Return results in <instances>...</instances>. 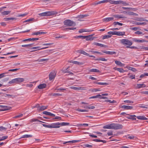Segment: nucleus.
I'll list each match as a JSON object with an SVG mask.
<instances>
[{
    "mask_svg": "<svg viewBox=\"0 0 148 148\" xmlns=\"http://www.w3.org/2000/svg\"><path fill=\"white\" fill-rule=\"evenodd\" d=\"M64 25L68 26H74L76 25V23L72 21L69 19L65 20L64 21Z\"/></svg>",
    "mask_w": 148,
    "mask_h": 148,
    "instance_id": "f257e3e1",
    "label": "nucleus"
},
{
    "mask_svg": "<svg viewBox=\"0 0 148 148\" xmlns=\"http://www.w3.org/2000/svg\"><path fill=\"white\" fill-rule=\"evenodd\" d=\"M11 108V107L8 106H4V107L1 109L2 111H4L10 110Z\"/></svg>",
    "mask_w": 148,
    "mask_h": 148,
    "instance_id": "7c9ffc66",
    "label": "nucleus"
},
{
    "mask_svg": "<svg viewBox=\"0 0 148 148\" xmlns=\"http://www.w3.org/2000/svg\"><path fill=\"white\" fill-rule=\"evenodd\" d=\"M79 53L80 54H83L86 56H89V54L83 50H80L78 51Z\"/></svg>",
    "mask_w": 148,
    "mask_h": 148,
    "instance_id": "393cba45",
    "label": "nucleus"
},
{
    "mask_svg": "<svg viewBox=\"0 0 148 148\" xmlns=\"http://www.w3.org/2000/svg\"><path fill=\"white\" fill-rule=\"evenodd\" d=\"M23 115L22 114H21L20 115L16 116H15V117H14L13 118H19L20 117H22L23 116Z\"/></svg>",
    "mask_w": 148,
    "mask_h": 148,
    "instance_id": "864d4df0",
    "label": "nucleus"
},
{
    "mask_svg": "<svg viewBox=\"0 0 148 148\" xmlns=\"http://www.w3.org/2000/svg\"><path fill=\"white\" fill-rule=\"evenodd\" d=\"M89 71L90 72H96V73H99L100 72V71L97 69H91Z\"/></svg>",
    "mask_w": 148,
    "mask_h": 148,
    "instance_id": "72a5a7b5",
    "label": "nucleus"
},
{
    "mask_svg": "<svg viewBox=\"0 0 148 148\" xmlns=\"http://www.w3.org/2000/svg\"><path fill=\"white\" fill-rule=\"evenodd\" d=\"M8 73H2L1 74H0V78L4 77L6 76V75H5L6 74H8Z\"/></svg>",
    "mask_w": 148,
    "mask_h": 148,
    "instance_id": "de8ad7c7",
    "label": "nucleus"
},
{
    "mask_svg": "<svg viewBox=\"0 0 148 148\" xmlns=\"http://www.w3.org/2000/svg\"><path fill=\"white\" fill-rule=\"evenodd\" d=\"M135 117H136V116L135 115H133L127 116V118L129 119L135 120H136V118H135Z\"/></svg>",
    "mask_w": 148,
    "mask_h": 148,
    "instance_id": "b1692460",
    "label": "nucleus"
},
{
    "mask_svg": "<svg viewBox=\"0 0 148 148\" xmlns=\"http://www.w3.org/2000/svg\"><path fill=\"white\" fill-rule=\"evenodd\" d=\"M49 58L38 59L35 61H38L39 62H47L49 60Z\"/></svg>",
    "mask_w": 148,
    "mask_h": 148,
    "instance_id": "dca6fc26",
    "label": "nucleus"
},
{
    "mask_svg": "<svg viewBox=\"0 0 148 148\" xmlns=\"http://www.w3.org/2000/svg\"><path fill=\"white\" fill-rule=\"evenodd\" d=\"M34 20V18H31L30 19H27L24 22H29L30 21H32Z\"/></svg>",
    "mask_w": 148,
    "mask_h": 148,
    "instance_id": "13d9d810",
    "label": "nucleus"
},
{
    "mask_svg": "<svg viewBox=\"0 0 148 148\" xmlns=\"http://www.w3.org/2000/svg\"><path fill=\"white\" fill-rule=\"evenodd\" d=\"M114 69L115 70H117L120 73H123L125 71L123 69L121 68H114Z\"/></svg>",
    "mask_w": 148,
    "mask_h": 148,
    "instance_id": "cd10ccee",
    "label": "nucleus"
},
{
    "mask_svg": "<svg viewBox=\"0 0 148 148\" xmlns=\"http://www.w3.org/2000/svg\"><path fill=\"white\" fill-rule=\"evenodd\" d=\"M129 69L131 70L133 72H135L136 71L135 68H132L131 67H129Z\"/></svg>",
    "mask_w": 148,
    "mask_h": 148,
    "instance_id": "3c124183",
    "label": "nucleus"
},
{
    "mask_svg": "<svg viewBox=\"0 0 148 148\" xmlns=\"http://www.w3.org/2000/svg\"><path fill=\"white\" fill-rule=\"evenodd\" d=\"M125 103H133V102L132 101L126 100L124 101Z\"/></svg>",
    "mask_w": 148,
    "mask_h": 148,
    "instance_id": "4d7b16f0",
    "label": "nucleus"
},
{
    "mask_svg": "<svg viewBox=\"0 0 148 148\" xmlns=\"http://www.w3.org/2000/svg\"><path fill=\"white\" fill-rule=\"evenodd\" d=\"M136 20L139 21H144V18L142 17L137 18Z\"/></svg>",
    "mask_w": 148,
    "mask_h": 148,
    "instance_id": "8fccbe9b",
    "label": "nucleus"
},
{
    "mask_svg": "<svg viewBox=\"0 0 148 148\" xmlns=\"http://www.w3.org/2000/svg\"><path fill=\"white\" fill-rule=\"evenodd\" d=\"M50 16L56 15L58 14V12L56 11H49Z\"/></svg>",
    "mask_w": 148,
    "mask_h": 148,
    "instance_id": "473e14b6",
    "label": "nucleus"
},
{
    "mask_svg": "<svg viewBox=\"0 0 148 148\" xmlns=\"http://www.w3.org/2000/svg\"><path fill=\"white\" fill-rule=\"evenodd\" d=\"M108 34L109 35H115L116 31L114 32H108Z\"/></svg>",
    "mask_w": 148,
    "mask_h": 148,
    "instance_id": "09e8293b",
    "label": "nucleus"
},
{
    "mask_svg": "<svg viewBox=\"0 0 148 148\" xmlns=\"http://www.w3.org/2000/svg\"><path fill=\"white\" fill-rule=\"evenodd\" d=\"M103 128L104 129H113V123L110 124V125H108L105 126H103Z\"/></svg>",
    "mask_w": 148,
    "mask_h": 148,
    "instance_id": "1a4fd4ad",
    "label": "nucleus"
},
{
    "mask_svg": "<svg viewBox=\"0 0 148 148\" xmlns=\"http://www.w3.org/2000/svg\"><path fill=\"white\" fill-rule=\"evenodd\" d=\"M38 15L39 16H46L45 12H43L42 13L39 14H38Z\"/></svg>",
    "mask_w": 148,
    "mask_h": 148,
    "instance_id": "338daca9",
    "label": "nucleus"
},
{
    "mask_svg": "<svg viewBox=\"0 0 148 148\" xmlns=\"http://www.w3.org/2000/svg\"><path fill=\"white\" fill-rule=\"evenodd\" d=\"M125 32H116L115 35L118 36H123L125 35Z\"/></svg>",
    "mask_w": 148,
    "mask_h": 148,
    "instance_id": "5701e85b",
    "label": "nucleus"
},
{
    "mask_svg": "<svg viewBox=\"0 0 148 148\" xmlns=\"http://www.w3.org/2000/svg\"><path fill=\"white\" fill-rule=\"evenodd\" d=\"M70 62L73 64H77L78 65H83L84 64V63L83 62H80L77 61H75L73 60L70 61Z\"/></svg>",
    "mask_w": 148,
    "mask_h": 148,
    "instance_id": "423d86ee",
    "label": "nucleus"
},
{
    "mask_svg": "<svg viewBox=\"0 0 148 148\" xmlns=\"http://www.w3.org/2000/svg\"><path fill=\"white\" fill-rule=\"evenodd\" d=\"M114 17L117 18H126V17L123 15H114Z\"/></svg>",
    "mask_w": 148,
    "mask_h": 148,
    "instance_id": "6ab92c4d",
    "label": "nucleus"
},
{
    "mask_svg": "<svg viewBox=\"0 0 148 148\" xmlns=\"http://www.w3.org/2000/svg\"><path fill=\"white\" fill-rule=\"evenodd\" d=\"M137 118L139 119L142 120H147L148 119L145 117L144 116H136Z\"/></svg>",
    "mask_w": 148,
    "mask_h": 148,
    "instance_id": "4be33fe9",
    "label": "nucleus"
},
{
    "mask_svg": "<svg viewBox=\"0 0 148 148\" xmlns=\"http://www.w3.org/2000/svg\"><path fill=\"white\" fill-rule=\"evenodd\" d=\"M45 32H36L33 33L32 35H38L40 34H44Z\"/></svg>",
    "mask_w": 148,
    "mask_h": 148,
    "instance_id": "bb28decb",
    "label": "nucleus"
},
{
    "mask_svg": "<svg viewBox=\"0 0 148 148\" xmlns=\"http://www.w3.org/2000/svg\"><path fill=\"white\" fill-rule=\"evenodd\" d=\"M93 141H94L96 142H103V143H106V141L105 140H101L100 139H93Z\"/></svg>",
    "mask_w": 148,
    "mask_h": 148,
    "instance_id": "2f4dec72",
    "label": "nucleus"
},
{
    "mask_svg": "<svg viewBox=\"0 0 148 148\" xmlns=\"http://www.w3.org/2000/svg\"><path fill=\"white\" fill-rule=\"evenodd\" d=\"M51 95L52 96H61L62 95L61 94L56 93H52Z\"/></svg>",
    "mask_w": 148,
    "mask_h": 148,
    "instance_id": "a18cd8bd",
    "label": "nucleus"
},
{
    "mask_svg": "<svg viewBox=\"0 0 148 148\" xmlns=\"http://www.w3.org/2000/svg\"><path fill=\"white\" fill-rule=\"evenodd\" d=\"M52 128H58L60 127L59 123H57L52 124Z\"/></svg>",
    "mask_w": 148,
    "mask_h": 148,
    "instance_id": "6e6552de",
    "label": "nucleus"
},
{
    "mask_svg": "<svg viewBox=\"0 0 148 148\" xmlns=\"http://www.w3.org/2000/svg\"><path fill=\"white\" fill-rule=\"evenodd\" d=\"M10 13V11H5L1 12V14L4 15H7Z\"/></svg>",
    "mask_w": 148,
    "mask_h": 148,
    "instance_id": "c9c22d12",
    "label": "nucleus"
},
{
    "mask_svg": "<svg viewBox=\"0 0 148 148\" xmlns=\"http://www.w3.org/2000/svg\"><path fill=\"white\" fill-rule=\"evenodd\" d=\"M126 14L130 15L137 16L138 14L134 12H131L125 11Z\"/></svg>",
    "mask_w": 148,
    "mask_h": 148,
    "instance_id": "4468645a",
    "label": "nucleus"
},
{
    "mask_svg": "<svg viewBox=\"0 0 148 148\" xmlns=\"http://www.w3.org/2000/svg\"><path fill=\"white\" fill-rule=\"evenodd\" d=\"M105 101L107 102H109L111 103H116V101L115 100H113V101H112L111 100L109 99L106 100Z\"/></svg>",
    "mask_w": 148,
    "mask_h": 148,
    "instance_id": "a19ab883",
    "label": "nucleus"
},
{
    "mask_svg": "<svg viewBox=\"0 0 148 148\" xmlns=\"http://www.w3.org/2000/svg\"><path fill=\"white\" fill-rule=\"evenodd\" d=\"M56 75V73L54 71H53L50 73L49 74V77L50 80H51L53 79Z\"/></svg>",
    "mask_w": 148,
    "mask_h": 148,
    "instance_id": "20e7f679",
    "label": "nucleus"
},
{
    "mask_svg": "<svg viewBox=\"0 0 148 148\" xmlns=\"http://www.w3.org/2000/svg\"><path fill=\"white\" fill-rule=\"evenodd\" d=\"M39 39V38H29L28 39H25L23 40H22V41L23 42H25V41H35V40H38Z\"/></svg>",
    "mask_w": 148,
    "mask_h": 148,
    "instance_id": "9b49d317",
    "label": "nucleus"
},
{
    "mask_svg": "<svg viewBox=\"0 0 148 148\" xmlns=\"http://www.w3.org/2000/svg\"><path fill=\"white\" fill-rule=\"evenodd\" d=\"M113 129L118 130L122 129L123 127V126L122 125L119 124L113 123Z\"/></svg>",
    "mask_w": 148,
    "mask_h": 148,
    "instance_id": "7ed1b4c3",
    "label": "nucleus"
},
{
    "mask_svg": "<svg viewBox=\"0 0 148 148\" xmlns=\"http://www.w3.org/2000/svg\"><path fill=\"white\" fill-rule=\"evenodd\" d=\"M101 96V95H100L99 94L98 95L96 96H95L92 97H90L89 98V99H95L97 98H98L99 97H100V98L102 99H107V97H100Z\"/></svg>",
    "mask_w": 148,
    "mask_h": 148,
    "instance_id": "39448f33",
    "label": "nucleus"
},
{
    "mask_svg": "<svg viewBox=\"0 0 148 148\" xmlns=\"http://www.w3.org/2000/svg\"><path fill=\"white\" fill-rule=\"evenodd\" d=\"M93 44L99 46H100L101 47H106V45H103L99 43H97V42H94L93 43Z\"/></svg>",
    "mask_w": 148,
    "mask_h": 148,
    "instance_id": "c85d7f7f",
    "label": "nucleus"
},
{
    "mask_svg": "<svg viewBox=\"0 0 148 148\" xmlns=\"http://www.w3.org/2000/svg\"><path fill=\"white\" fill-rule=\"evenodd\" d=\"M7 129L6 128L4 127L3 126L0 127V131H2L3 130L5 131Z\"/></svg>",
    "mask_w": 148,
    "mask_h": 148,
    "instance_id": "5fc2aeb1",
    "label": "nucleus"
},
{
    "mask_svg": "<svg viewBox=\"0 0 148 148\" xmlns=\"http://www.w3.org/2000/svg\"><path fill=\"white\" fill-rule=\"evenodd\" d=\"M69 67H68L65 70H62V71L63 73H68L71 75H73V73L69 71L68 69Z\"/></svg>",
    "mask_w": 148,
    "mask_h": 148,
    "instance_id": "f3484780",
    "label": "nucleus"
},
{
    "mask_svg": "<svg viewBox=\"0 0 148 148\" xmlns=\"http://www.w3.org/2000/svg\"><path fill=\"white\" fill-rule=\"evenodd\" d=\"M46 84H42L39 85L38 86V88L39 89H42L45 88L46 87Z\"/></svg>",
    "mask_w": 148,
    "mask_h": 148,
    "instance_id": "ddd939ff",
    "label": "nucleus"
},
{
    "mask_svg": "<svg viewBox=\"0 0 148 148\" xmlns=\"http://www.w3.org/2000/svg\"><path fill=\"white\" fill-rule=\"evenodd\" d=\"M33 44H31L28 45H22V47H28L31 46Z\"/></svg>",
    "mask_w": 148,
    "mask_h": 148,
    "instance_id": "6e6d98bb",
    "label": "nucleus"
},
{
    "mask_svg": "<svg viewBox=\"0 0 148 148\" xmlns=\"http://www.w3.org/2000/svg\"><path fill=\"white\" fill-rule=\"evenodd\" d=\"M121 4H123L124 5H129V4L127 3H126L125 2H124L122 1Z\"/></svg>",
    "mask_w": 148,
    "mask_h": 148,
    "instance_id": "e2e57ef3",
    "label": "nucleus"
},
{
    "mask_svg": "<svg viewBox=\"0 0 148 148\" xmlns=\"http://www.w3.org/2000/svg\"><path fill=\"white\" fill-rule=\"evenodd\" d=\"M102 52L103 53L110 55H112L116 54V52L114 51H102Z\"/></svg>",
    "mask_w": 148,
    "mask_h": 148,
    "instance_id": "a211bd4d",
    "label": "nucleus"
},
{
    "mask_svg": "<svg viewBox=\"0 0 148 148\" xmlns=\"http://www.w3.org/2000/svg\"><path fill=\"white\" fill-rule=\"evenodd\" d=\"M16 18L14 17H12V18H4V19L5 20V21H8L10 20H16Z\"/></svg>",
    "mask_w": 148,
    "mask_h": 148,
    "instance_id": "c756f323",
    "label": "nucleus"
},
{
    "mask_svg": "<svg viewBox=\"0 0 148 148\" xmlns=\"http://www.w3.org/2000/svg\"><path fill=\"white\" fill-rule=\"evenodd\" d=\"M122 9L124 10H132L133 9L132 8H127V7H122Z\"/></svg>",
    "mask_w": 148,
    "mask_h": 148,
    "instance_id": "680f3d73",
    "label": "nucleus"
},
{
    "mask_svg": "<svg viewBox=\"0 0 148 148\" xmlns=\"http://www.w3.org/2000/svg\"><path fill=\"white\" fill-rule=\"evenodd\" d=\"M9 83L10 84L16 83V79H12L11 81H10Z\"/></svg>",
    "mask_w": 148,
    "mask_h": 148,
    "instance_id": "37998d69",
    "label": "nucleus"
},
{
    "mask_svg": "<svg viewBox=\"0 0 148 148\" xmlns=\"http://www.w3.org/2000/svg\"><path fill=\"white\" fill-rule=\"evenodd\" d=\"M121 43L125 45H128L131 46L132 44V42L127 39H123L120 40Z\"/></svg>",
    "mask_w": 148,
    "mask_h": 148,
    "instance_id": "f03ea898",
    "label": "nucleus"
},
{
    "mask_svg": "<svg viewBox=\"0 0 148 148\" xmlns=\"http://www.w3.org/2000/svg\"><path fill=\"white\" fill-rule=\"evenodd\" d=\"M60 123V125L61 126L68 125L70 124V123H68L62 122V123Z\"/></svg>",
    "mask_w": 148,
    "mask_h": 148,
    "instance_id": "ea45409f",
    "label": "nucleus"
},
{
    "mask_svg": "<svg viewBox=\"0 0 148 148\" xmlns=\"http://www.w3.org/2000/svg\"><path fill=\"white\" fill-rule=\"evenodd\" d=\"M114 19V18L112 17L106 18L103 19V22H109L110 21H112Z\"/></svg>",
    "mask_w": 148,
    "mask_h": 148,
    "instance_id": "9d476101",
    "label": "nucleus"
},
{
    "mask_svg": "<svg viewBox=\"0 0 148 148\" xmlns=\"http://www.w3.org/2000/svg\"><path fill=\"white\" fill-rule=\"evenodd\" d=\"M139 27H131L130 28V29L132 30L136 31L138 29H139Z\"/></svg>",
    "mask_w": 148,
    "mask_h": 148,
    "instance_id": "bf43d9fd",
    "label": "nucleus"
},
{
    "mask_svg": "<svg viewBox=\"0 0 148 148\" xmlns=\"http://www.w3.org/2000/svg\"><path fill=\"white\" fill-rule=\"evenodd\" d=\"M135 24L137 25H145L146 23L145 22L140 23V22H136L135 23Z\"/></svg>",
    "mask_w": 148,
    "mask_h": 148,
    "instance_id": "79ce46f5",
    "label": "nucleus"
},
{
    "mask_svg": "<svg viewBox=\"0 0 148 148\" xmlns=\"http://www.w3.org/2000/svg\"><path fill=\"white\" fill-rule=\"evenodd\" d=\"M100 4V1H98L97 2H94V3H92V5H98V4Z\"/></svg>",
    "mask_w": 148,
    "mask_h": 148,
    "instance_id": "052dcab7",
    "label": "nucleus"
},
{
    "mask_svg": "<svg viewBox=\"0 0 148 148\" xmlns=\"http://www.w3.org/2000/svg\"><path fill=\"white\" fill-rule=\"evenodd\" d=\"M70 88L73 89L77 90H84V88L82 87H77L72 86L70 87Z\"/></svg>",
    "mask_w": 148,
    "mask_h": 148,
    "instance_id": "0eeeda50",
    "label": "nucleus"
},
{
    "mask_svg": "<svg viewBox=\"0 0 148 148\" xmlns=\"http://www.w3.org/2000/svg\"><path fill=\"white\" fill-rule=\"evenodd\" d=\"M88 52H92L94 53L99 54H100L101 55H102L103 54L102 53L98 51L90 50Z\"/></svg>",
    "mask_w": 148,
    "mask_h": 148,
    "instance_id": "4c0bfd02",
    "label": "nucleus"
},
{
    "mask_svg": "<svg viewBox=\"0 0 148 148\" xmlns=\"http://www.w3.org/2000/svg\"><path fill=\"white\" fill-rule=\"evenodd\" d=\"M16 83H19L23 82L24 81V79L23 78H16Z\"/></svg>",
    "mask_w": 148,
    "mask_h": 148,
    "instance_id": "aec40b11",
    "label": "nucleus"
},
{
    "mask_svg": "<svg viewBox=\"0 0 148 148\" xmlns=\"http://www.w3.org/2000/svg\"><path fill=\"white\" fill-rule=\"evenodd\" d=\"M133 40L135 42L140 43L146 41L144 40L143 39L140 40L139 39H137L136 38H133Z\"/></svg>",
    "mask_w": 148,
    "mask_h": 148,
    "instance_id": "412c9836",
    "label": "nucleus"
},
{
    "mask_svg": "<svg viewBox=\"0 0 148 148\" xmlns=\"http://www.w3.org/2000/svg\"><path fill=\"white\" fill-rule=\"evenodd\" d=\"M122 1H115V4H121Z\"/></svg>",
    "mask_w": 148,
    "mask_h": 148,
    "instance_id": "69168bd1",
    "label": "nucleus"
},
{
    "mask_svg": "<svg viewBox=\"0 0 148 148\" xmlns=\"http://www.w3.org/2000/svg\"><path fill=\"white\" fill-rule=\"evenodd\" d=\"M87 31L85 30V29H81L79 31V33H81L84 32H87Z\"/></svg>",
    "mask_w": 148,
    "mask_h": 148,
    "instance_id": "0e129e2a",
    "label": "nucleus"
},
{
    "mask_svg": "<svg viewBox=\"0 0 148 148\" xmlns=\"http://www.w3.org/2000/svg\"><path fill=\"white\" fill-rule=\"evenodd\" d=\"M134 33L136 34L140 35V34H142V32H141L140 31H136V32H135Z\"/></svg>",
    "mask_w": 148,
    "mask_h": 148,
    "instance_id": "774afa93",
    "label": "nucleus"
},
{
    "mask_svg": "<svg viewBox=\"0 0 148 148\" xmlns=\"http://www.w3.org/2000/svg\"><path fill=\"white\" fill-rule=\"evenodd\" d=\"M111 36H110L109 35H105L103 36L102 39H108L110 38Z\"/></svg>",
    "mask_w": 148,
    "mask_h": 148,
    "instance_id": "c03bdc74",
    "label": "nucleus"
},
{
    "mask_svg": "<svg viewBox=\"0 0 148 148\" xmlns=\"http://www.w3.org/2000/svg\"><path fill=\"white\" fill-rule=\"evenodd\" d=\"M92 36V35H89L87 36H87L86 38V40H93V38L91 37Z\"/></svg>",
    "mask_w": 148,
    "mask_h": 148,
    "instance_id": "f704fd0d",
    "label": "nucleus"
},
{
    "mask_svg": "<svg viewBox=\"0 0 148 148\" xmlns=\"http://www.w3.org/2000/svg\"><path fill=\"white\" fill-rule=\"evenodd\" d=\"M47 108V106H40L39 108H38L37 110L39 111H43L46 109Z\"/></svg>",
    "mask_w": 148,
    "mask_h": 148,
    "instance_id": "2eb2a0df",
    "label": "nucleus"
},
{
    "mask_svg": "<svg viewBox=\"0 0 148 148\" xmlns=\"http://www.w3.org/2000/svg\"><path fill=\"white\" fill-rule=\"evenodd\" d=\"M115 64L117 65L121 66H122L123 65V64L120 61L116 60L115 61Z\"/></svg>",
    "mask_w": 148,
    "mask_h": 148,
    "instance_id": "58836bf2",
    "label": "nucleus"
},
{
    "mask_svg": "<svg viewBox=\"0 0 148 148\" xmlns=\"http://www.w3.org/2000/svg\"><path fill=\"white\" fill-rule=\"evenodd\" d=\"M137 88H145L146 86V85L144 84H137Z\"/></svg>",
    "mask_w": 148,
    "mask_h": 148,
    "instance_id": "a878e982",
    "label": "nucleus"
},
{
    "mask_svg": "<svg viewBox=\"0 0 148 148\" xmlns=\"http://www.w3.org/2000/svg\"><path fill=\"white\" fill-rule=\"evenodd\" d=\"M95 83L96 84L101 85H108V84L107 83H103V82H95Z\"/></svg>",
    "mask_w": 148,
    "mask_h": 148,
    "instance_id": "e433bc0d",
    "label": "nucleus"
},
{
    "mask_svg": "<svg viewBox=\"0 0 148 148\" xmlns=\"http://www.w3.org/2000/svg\"><path fill=\"white\" fill-rule=\"evenodd\" d=\"M121 108L123 109H125L126 110H131L132 109L133 107L131 106L123 105L121 106Z\"/></svg>",
    "mask_w": 148,
    "mask_h": 148,
    "instance_id": "f8f14e48",
    "label": "nucleus"
},
{
    "mask_svg": "<svg viewBox=\"0 0 148 148\" xmlns=\"http://www.w3.org/2000/svg\"><path fill=\"white\" fill-rule=\"evenodd\" d=\"M126 47L127 48H131V49H138V48L137 47H135V46L130 47V46H126Z\"/></svg>",
    "mask_w": 148,
    "mask_h": 148,
    "instance_id": "603ef678",
    "label": "nucleus"
},
{
    "mask_svg": "<svg viewBox=\"0 0 148 148\" xmlns=\"http://www.w3.org/2000/svg\"><path fill=\"white\" fill-rule=\"evenodd\" d=\"M32 136V135H31L25 134L23 136L22 138H27L29 137H31Z\"/></svg>",
    "mask_w": 148,
    "mask_h": 148,
    "instance_id": "49530a36",
    "label": "nucleus"
}]
</instances>
